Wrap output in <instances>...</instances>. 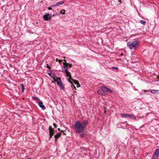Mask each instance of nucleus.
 Listing matches in <instances>:
<instances>
[{
    "mask_svg": "<svg viewBox=\"0 0 159 159\" xmlns=\"http://www.w3.org/2000/svg\"><path fill=\"white\" fill-rule=\"evenodd\" d=\"M65 70V72L67 71L68 70V67L66 64L65 63H64L62 67Z\"/></svg>",
    "mask_w": 159,
    "mask_h": 159,
    "instance_id": "nucleus-11",
    "label": "nucleus"
},
{
    "mask_svg": "<svg viewBox=\"0 0 159 159\" xmlns=\"http://www.w3.org/2000/svg\"><path fill=\"white\" fill-rule=\"evenodd\" d=\"M157 158L156 157H153V156H152V159H157Z\"/></svg>",
    "mask_w": 159,
    "mask_h": 159,
    "instance_id": "nucleus-27",
    "label": "nucleus"
},
{
    "mask_svg": "<svg viewBox=\"0 0 159 159\" xmlns=\"http://www.w3.org/2000/svg\"><path fill=\"white\" fill-rule=\"evenodd\" d=\"M73 81L74 82V83L75 84H77V85H80L78 82L77 80H74Z\"/></svg>",
    "mask_w": 159,
    "mask_h": 159,
    "instance_id": "nucleus-20",
    "label": "nucleus"
},
{
    "mask_svg": "<svg viewBox=\"0 0 159 159\" xmlns=\"http://www.w3.org/2000/svg\"><path fill=\"white\" fill-rule=\"evenodd\" d=\"M55 81H57V85H59L62 90H64L65 87L63 85V83L61 81V79L60 78L57 77L56 79H54Z\"/></svg>",
    "mask_w": 159,
    "mask_h": 159,
    "instance_id": "nucleus-4",
    "label": "nucleus"
},
{
    "mask_svg": "<svg viewBox=\"0 0 159 159\" xmlns=\"http://www.w3.org/2000/svg\"><path fill=\"white\" fill-rule=\"evenodd\" d=\"M39 105L40 107L43 110H44L46 109V107L44 105H43V102L42 101L39 102Z\"/></svg>",
    "mask_w": 159,
    "mask_h": 159,
    "instance_id": "nucleus-8",
    "label": "nucleus"
},
{
    "mask_svg": "<svg viewBox=\"0 0 159 159\" xmlns=\"http://www.w3.org/2000/svg\"><path fill=\"white\" fill-rule=\"evenodd\" d=\"M128 125V124H126V127L127 126V125Z\"/></svg>",
    "mask_w": 159,
    "mask_h": 159,
    "instance_id": "nucleus-34",
    "label": "nucleus"
},
{
    "mask_svg": "<svg viewBox=\"0 0 159 159\" xmlns=\"http://www.w3.org/2000/svg\"><path fill=\"white\" fill-rule=\"evenodd\" d=\"M82 134H80V136L81 137L84 138L85 136V133L84 131L83 132L81 133Z\"/></svg>",
    "mask_w": 159,
    "mask_h": 159,
    "instance_id": "nucleus-18",
    "label": "nucleus"
},
{
    "mask_svg": "<svg viewBox=\"0 0 159 159\" xmlns=\"http://www.w3.org/2000/svg\"><path fill=\"white\" fill-rule=\"evenodd\" d=\"M88 122V121L86 120H84L81 123L79 121L76 122L74 125L76 132L79 134L84 132L85 127L87 124Z\"/></svg>",
    "mask_w": 159,
    "mask_h": 159,
    "instance_id": "nucleus-1",
    "label": "nucleus"
},
{
    "mask_svg": "<svg viewBox=\"0 0 159 159\" xmlns=\"http://www.w3.org/2000/svg\"><path fill=\"white\" fill-rule=\"evenodd\" d=\"M62 61V60H59L58 61L59 62H61V61Z\"/></svg>",
    "mask_w": 159,
    "mask_h": 159,
    "instance_id": "nucleus-32",
    "label": "nucleus"
},
{
    "mask_svg": "<svg viewBox=\"0 0 159 159\" xmlns=\"http://www.w3.org/2000/svg\"><path fill=\"white\" fill-rule=\"evenodd\" d=\"M112 69L113 70H114V69L117 70H118V68L117 67H112Z\"/></svg>",
    "mask_w": 159,
    "mask_h": 159,
    "instance_id": "nucleus-24",
    "label": "nucleus"
},
{
    "mask_svg": "<svg viewBox=\"0 0 159 159\" xmlns=\"http://www.w3.org/2000/svg\"><path fill=\"white\" fill-rule=\"evenodd\" d=\"M64 3V1H61V2H57V5L58 6H59L60 5H61L63 4Z\"/></svg>",
    "mask_w": 159,
    "mask_h": 159,
    "instance_id": "nucleus-16",
    "label": "nucleus"
},
{
    "mask_svg": "<svg viewBox=\"0 0 159 159\" xmlns=\"http://www.w3.org/2000/svg\"><path fill=\"white\" fill-rule=\"evenodd\" d=\"M21 89L22 90V92H23L24 91L25 87L23 84H21Z\"/></svg>",
    "mask_w": 159,
    "mask_h": 159,
    "instance_id": "nucleus-15",
    "label": "nucleus"
},
{
    "mask_svg": "<svg viewBox=\"0 0 159 159\" xmlns=\"http://www.w3.org/2000/svg\"><path fill=\"white\" fill-rule=\"evenodd\" d=\"M53 126H54V127L55 128H56L57 127V125L55 123H54L53 124Z\"/></svg>",
    "mask_w": 159,
    "mask_h": 159,
    "instance_id": "nucleus-26",
    "label": "nucleus"
},
{
    "mask_svg": "<svg viewBox=\"0 0 159 159\" xmlns=\"http://www.w3.org/2000/svg\"><path fill=\"white\" fill-rule=\"evenodd\" d=\"M69 77V82H70L71 83H72V82L71 81V80H72V81H73L74 80L71 78V76H70V77Z\"/></svg>",
    "mask_w": 159,
    "mask_h": 159,
    "instance_id": "nucleus-21",
    "label": "nucleus"
},
{
    "mask_svg": "<svg viewBox=\"0 0 159 159\" xmlns=\"http://www.w3.org/2000/svg\"><path fill=\"white\" fill-rule=\"evenodd\" d=\"M67 64L69 65V67L71 68L72 67V64H70L69 63H67Z\"/></svg>",
    "mask_w": 159,
    "mask_h": 159,
    "instance_id": "nucleus-25",
    "label": "nucleus"
},
{
    "mask_svg": "<svg viewBox=\"0 0 159 159\" xmlns=\"http://www.w3.org/2000/svg\"><path fill=\"white\" fill-rule=\"evenodd\" d=\"M61 132H63V134H64V135L65 134V133L64 132H63L62 130H61Z\"/></svg>",
    "mask_w": 159,
    "mask_h": 159,
    "instance_id": "nucleus-29",
    "label": "nucleus"
},
{
    "mask_svg": "<svg viewBox=\"0 0 159 159\" xmlns=\"http://www.w3.org/2000/svg\"><path fill=\"white\" fill-rule=\"evenodd\" d=\"M157 91V90L152 89L151 90V92L153 94H154L156 93Z\"/></svg>",
    "mask_w": 159,
    "mask_h": 159,
    "instance_id": "nucleus-19",
    "label": "nucleus"
},
{
    "mask_svg": "<svg viewBox=\"0 0 159 159\" xmlns=\"http://www.w3.org/2000/svg\"><path fill=\"white\" fill-rule=\"evenodd\" d=\"M57 2L55 4H53L51 6L52 7H56V6H58V5H57Z\"/></svg>",
    "mask_w": 159,
    "mask_h": 159,
    "instance_id": "nucleus-22",
    "label": "nucleus"
},
{
    "mask_svg": "<svg viewBox=\"0 0 159 159\" xmlns=\"http://www.w3.org/2000/svg\"><path fill=\"white\" fill-rule=\"evenodd\" d=\"M139 43L140 42L136 40L132 42L129 41L127 43V46L131 50H135Z\"/></svg>",
    "mask_w": 159,
    "mask_h": 159,
    "instance_id": "nucleus-2",
    "label": "nucleus"
},
{
    "mask_svg": "<svg viewBox=\"0 0 159 159\" xmlns=\"http://www.w3.org/2000/svg\"><path fill=\"white\" fill-rule=\"evenodd\" d=\"M140 22L141 24L143 25H145L146 23V21L145 20H140Z\"/></svg>",
    "mask_w": 159,
    "mask_h": 159,
    "instance_id": "nucleus-17",
    "label": "nucleus"
},
{
    "mask_svg": "<svg viewBox=\"0 0 159 159\" xmlns=\"http://www.w3.org/2000/svg\"><path fill=\"white\" fill-rule=\"evenodd\" d=\"M130 117L129 118L130 119H133L134 120H136V117L133 115H130Z\"/></svg>",
    "mask_w": 159,
    "mask_h": 159,
    "instance_id": "nucleus-13",
    "label": "nucleus"
},
{
    "mask_svg": "<svg viewBox=\"0 0 159 159\" xmlns=\"http://www.w3.org/2000/svg\"><path fill=\"white\" fill-rule=\"evenodd\" d=\"M157 78L158 79H159V75L157 76Z\"/></svg>",
    "mask_w": 159,
    "mask_h": 159,
    "instance_id": "nucleus-30",
    "label": "nucleus"
},
{
    "mask_svg": "<svg viewBox=\"0 0 159 159\" xmlns=\"http://www.w3.org/2000/svg\"><path fill=\"white\" fill-rule=\"evenodd\" d=\"M61 133H59L54 136L55 142L57 141V139L61 136Z\"/></svg>",
    "mask_w": 159,
    "mask_h": 159,
    "instance_id": "nucleus-9",
    "label": "nucleus"
},
{
    "mask_svg": "<svg viewBox=\"0 0 159 159\" xmlns=\"http://www.w3.org/2000/svg\"><path fill=\"white\" fill-rule=\"evenodd\" d=\"M130 115H129L126 114H121V116L122 117L125 118H129L130 117Z\"/></svg>",
    "mask_w": 159,
    "mask_h": 159,
    "instance_id": "nucleus-10",
    "label": "nucleus"
},
{
    "mask_svg": "<svg viewBox=\"0 0 159 159\" xmlns=\"http://www.w3.org/2000/svg\"><path fill=\"white\" fill-rule=\"evenodd\" d=\"M159 155V149H157L156 150L155 153L153 155V156L158 158Z\"/></svg>",
    "mask_w": 159,
    "mask_h": 159,
    "instance_id": "nucleus-7",
    "label": "nucleus"
},
{
    "mask_svg": "<svg viewBox=\"0 0 159 159\" xmlns=\"http://www.w3.org/2000/svg\"><path fill=\"white\" fill-rule=\"evenodd\" d=\"M65 72L66 73V75L67 76L69 77H70L71 76V75L70 74V72H69L68 70L67 71H65Z\"/></svg>",
    "mask_w": 159,
    "mask_h": 159,
    "instance_id": "nucleus-14",
    "label": "nucleus"
},
{
    "mask_svg": "<svg viewBox=\"0 0 159 159\" xmlns=\"http://www.w3.org/2000/svg\"><path fill=\"white\" fill-rule=\"evenodd\" d=\"M52 15L51 14H48L44 15L43 16V18L45 20H48L50 19L51 18H52Z\"/></svg>",
    "mask_w": 159,
    "mask_h": 159,
    "instance_id": "nucleus-6",
    "label": "nucleus"
},
{
    "mask_svg": "<svg viewBox=\"0 0 159 159\" xmlns=\"http://www.w3.org/2000/svg\"><path fill=\"white\" fill-rule=\"evenodd\" d=\"M48 9L49 10H52V8L51 7H48Z\"/></svg>",
    "mask_w": 159,
    "mask_h": 159,
    "instance_id": "nucleus-28",
    "label": "nucleus"
},
{
    "mask_svg": "<svg viewBox=\"0 0 159 159\" xmlns=\"http://www.w3.org/2000/svg\"><path fill=\"white\" fill-rule=\"evenodd\" d=\"M119 2H120V3H121V0H119Z\"/></svg>",
    "mask_w": 159,
    "mask_h": 159,
    "instance_id": "nucleus-31",
    "label": "nucleus"
},
{
    "mask_svg": "<svg viewBox=\"0 0 159 159\" xmlns=\"http://www.w3.org/2000/svg\"><path fill=\"white\" fill-rule=\"evenodd\" d=\"M32 99L38 102H39L40 100L39 99L38 97L35 96H33L32 97Z\"/></svg>",
    "mask_w": 159,
    "mask_h": 159,
    "instance_id": "nucleus-12",
    "label": "nucleus"
},
{
    "mask_svg": "<svg viewBox=\"0 0 159 159\" xmlns=\"http://www.w3.org/2000/svg\"><path fill=\"white\" fill-rule=\"evenodd\" d=\"M57 60H58V59H56V61H57Z\"/></svg>",
    "mask_w": 159,
    "mask_h": 159,
    "instance_id": "nucleus-35",
    "label": "nucleus"
},
{
    "mask_svg": "<svg viewBox=\"0 0 159 159\" xmlns=\"http://www.w3.org/2000/svg\"><path fill=\"white\" fill-rule=\"evenodd\" d=\"M65 11L64 10H63L60 11V13L62 14H65Z\"/></svg>",
    "mask_w": 159,
    "mask_h": 159,
    "instance_id": "nucleus-23",
    "label": "nucleus"
},
{
    "mask_svg": "<svg viewBox=\"0 0 159 159\" xmlns=\"http://www.w3.org/2000/svg\"><path fill=\"white\" fill-rule=\"evenodd\" d=\"M58 130H59V131H61V130H60V128H58Z\"/></svg>",
    "mask_w": 159,
    "mask_h": 159,
    "instance_id": "nucleus-33",
    "label": "nucleus"
},
{
    "mask_svg": "<svg viewBox=\"0 0 159 159\" xmlns=\"http://www.w3.org/2000/svg\"><path fill=\"white\" fill-rule=\"evenodd\" d=\"M103 92L109 93H112L113 92V91L104 86H102L101 87V89L98 90L97 92L99 94L102 95L103 94Z\"/></svg>",
    "mask_w": 159,
    "mask_h": 159,
    "instance_id": "nucleus-3",
    "label": "nucleus"
},
{
    "mask_svg": "<svg viewBox=\"0 0 159 159\" xmlns=\"http://www.w3.org/2000/svg\"><path fill=\"white\" fill-rule=\"evenodd\" d=\"M49 139H51L53 135L54 130L51 126H49Z\"/></svg>",
    "mask_w": 159,
    "mask_h": 159,
    "instance_id": "nucleus-5",
    "label": "nucleus"
}]
</instances>
